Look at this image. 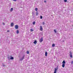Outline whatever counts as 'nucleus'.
<instances>
[{"mask_svg":"<svg viewBox=\"0 0 73 73\" xmlns=\"http://www.w3.org/2000/svg\"><path fill=\"white\" fill-rule=\"evenodd\" d=\"M64 0V1L65 3L67 2V0Z\"/></svg>","mask_w":73,"mask_h":73,"instance_id":"nucleus-23","label":"nucleus"},{"mask_svg":"<svg viewBox=\"0 0 73 73\" xmlns=\"http://www.w3.org/2000/svg\"><path fill=\"white\" fill-rule=\"evenodd\" d=\"M40 31H42V26H40Z\"/></svg>","mask_w":73,"mask_h":73,"instance_id":"nucleus-5","label":"nucleus"},{"mask_svg":"<svg viewBox=\"0 0 73 73\" xmlns=\"http://www.w3.org/2000/svg\"><path fill=\"white\" fill-rule=\"evenodd\" d=\"M44 3H46V1H44Z\"/></svg>","mask_w":73,"mask_h":73,"instance_id":"nucleus-29","label":"nucleus"},{"mask_svg":"<svg viewBox=\"0 0 73 73\" xmlns=\"http://www.w3.org/2000/svg\"><path fill=\"white\" fill-rule=\"evenodd\" d=\"M15 28L16 29H17L18 28H19V26H18V25H15Z\"/></svg>","mask_w":73,"mask_h":73,"instance_id":"nucleus-2","label":"nucleus"},{"mask_svg":"<svg viewBox=\"0 0 73 73\" xmlns=\"http://www.w3.org/2000/svg\"><path fill=\"white\" fill-rule=\"evenodd\" d=\"M52 47H54L55 46V44H52Z\"/></svg>","mask_w":73,"mask_h":73,"instance_id":"nucleus-13","label":"nucleus"},{"mask_svg":"<svg viewBox=\"0 0 73 73\" xmlns=\"http://www.w3.org/2000/svg\"><path fill=\"white\" fill-rule=\"evenodd\" d=\"M8 60H9V57H8L7 58Z\"/></svg>","mask_w":73,"mask_h":73,"instance_id":"nucleus-25","label":"nucleus"},{"mask_svg":"<svg viewBox=\"0 0 73 73\" xmlns=\"http://www.w3.org/2000/svg\"><path fill=\"white\" fill-rule=\"evenodd\" d=\"M19 33V30H17V34H18Z\"/></svg>","mask_w":73,"mask_h":73,"instance_id":"nucleus-16","label":"nucleus"},{"mask_svg":"<svg viewBox=\"0 0 73 73\" xmlns=\"http://www.w3.org/2000/svg\"><path fill=\"white\" fill-rule=\"evenodd\" d=\"M36 23V22L35 21H34L33 22V25H35V24Z\"/></svg>","mask_w":73,"mask_h":73,"instance_id":"nucleus-18","label":"nucleus"},{"mask_svg":"<svg viewBox=\"0 0 73 73\" xmlns=\"http://www.w3.org/2000/svg\"><path fill=\"white\" fill-rule=\"evenodd\" d=\"M13 25H14V24H13V23H11V27H13Z\"/></svg>","mask_w":73,"mask_h":73,"instance_id":"nucleus-7","label":"nucleus"},{"mask_svg":"<svg viewBox=\"0 0 73 73\" xmlns=\"http://www.w3.org/2000/svg\"><path fill=\"white\" fill-rule=\"evenodd\" d=\"M57 70H58V68H55L54 73H56V72H57Z\"/></svg>","mask_w":73,"mask_h":73,"instance_id":"nucleus-1","label":"nucleus"},{"mask_svg":"<svg viewBox=\"0 0 73 73\" xmlns=\"http://www.w3.org/2000/svg\"><path fill=\"white\" fill-rule=\"evenodd\" d=\"M35 10L36 11V12H37V11H38V8H36L35 9Z\"/></svg>","mask_w":73,"mask_h":73,"instance_id":"nucleus-9","label":"nucleus"},{"mask_svg":"<svg viewBox=\"0 0 73 73\" xmlns=\"http://www.w3.org/2000/svg\"><path fill=\"white\" fill-rule=\"evenodd\" d=\"M10 60H13V59H14L13 57H11L10 58Z\"/></svg>","mask_w":73,"mask_h":73,"instance_id":"nucleus-20","label":"nucleus"},{"mask_svg":"<svg viewBox=\"0 0 73 73\" xmlns=\"http://www.w3.org/2000/svg\"><path fill=\"white\" fill-rule=\"evenodd\" d=\"M2 66H5V65H4V64H3V65H2Z\"/></svg>","mask_w":73,"mask_h":73,"instance_id":"nucleus-28","label":"nucleus"},{"mask_svg":"<svg viewBox=\"0 0 73 73\" xmlns=\"http://www.w3.org/2000/svg\"><path fill=\"white\" fill-rule=\"evenodd\" d=\"M33 43L35 44H37V41L35 40L34 42H33Z\"/></svg>","mask_w":73,"mask_h":73,"instance_id":"nucleus-8","label":"nucleus"},{"mask_svg":"<svg viewBox=\"0 0 73 73\" xmlns=\"http://www.w3.org/2000/svg\"><path fill=\"white\" fill-rule=\"evenodd\" d=\"M30 31H31V32H33V29H31L30 30Z\"/></svg>","mask_w":73,"mask_h":73,"instance_id":"nucleus-19","label":"nucleus"},{"mask_svg":"<svg viewBox=\"0 0 73 73\" xmlns=\"http://www.w3.org/2000/svg\"><path fill=\"white\" fill-rule=\"evenodd\" d=\"M54 32H55V33H56L57 31H56L55 29L54 30Z\"/></svg>","mask_w":73,"mask_h":73,"instance_id":"nucleus-22","label":"nucleus"},{"mask_svg":"<svg viewBox=\"0 0 73 73\" xmlns=\"http://www.w3.org/2000/svg\"><path fill=\"white\" fill-rule=\"evenodd\" d=\"M7 32H9V31L7 30Z\"/></svg>","mask_w":73,"mask_h":73,"instance_id":"nucleus-31","label":"nucleus"},{"mask_svg":"<svg viewBox=\"0 0 73 73\" xmlns=\"http://www.w3.org/2000/svg\"><path fill=\"white\" fill-rule=\"evenodd\" d=\"M73 61H72V62H71V64H73Z\"/></svg>","mask_w":73,"mask_h":73,"instance_id":"nucleus-30","label":"nucleus"},{"mask_svg":"<svg viewBox=\"0 0 73 73\" xmlns=\"http://www.w3.org/2000/svg\"><path fill=\"white\" fill-rule=\"evenodd\" d=\"M40 17V19H42V16H41Z\"/></svg>","mask_w":73,"mask_h":73,"instance_id":"nucleus-21","label":"nucleus"},{"mask_svg":"<svg viewBox=\"0 0 73 73\" xmlns=\"http://www.w3.org/2000/svg\"><path fill=\"white\" fill-rule=\"evenodd\" d=\"M47 54H48V53H47V52L46 51L45 53V55L46 56H47Z\"/></svg>","mask_w":73,"mask_h":73,"instance_id":"nucleus-10","label":"nucleus"},{"mask_svg":"<svg viewBox=\"0 0 73 73\" xmlns=\"http://www.w3.org/2000/svg\"><path fill=\"white\" fill-rule=\"evenodd\" d=\"M42 41H43V38H42H42L40 40V42H42Z\"/></svg>","mask_w":73,"mask_h":73,"instance_id":"nucleus-3","label":"nucleus"},{"mask_svg":"<svg viewBox=\"0 0 73 73\" xmlns=\"http://www.w3.org/2000/svg\"><path fill=\"white\" fill-rule=\"evenodd\" d=\"M69 56H70L71 58H73V56H72V52H70L69 54Z\"/></svg>","mask_w":73,"mask_h":73,"instance_id":"nucleus-4","label":"nucleus"},{"mask_svg":"<svg viewBox=\"0 0 73 73\" xmlns=\"http://www.w3.org/2000/svg\"><path fill=\"white\" fill-rule=\"evenodd\" d=\"M3 25H5V23H3Z\"/></svg>","mask_w":73,"mask_h":73,"instance_id":"nucleus-27","label":"nucleus"},{"mask_svg":"<svg viewBox=\"0 0 73 73\" xmlns=\"http://www.w3.org/2000/svg\"><path fill=\"white\" fill-rule=\"evenodd\" d=\"M45 24V22H42V25H44Z\"/></svg>","mask_w":73,"mask_h":73,"instance_id":"nucleus-24","label":"nucleus"},{"mask_svg":"<svg viewBox=\"0 0 73 73\" xmlns=\"http://www.w3.org/2000/svg\"><path fill=\"white\" fill-rule=\"evenodd\" d=\"M27 54H29V51H27Z\"/></svg>","mask_w":73,"mask_h":73,"instance_id":"nucleus-14","label":"nucleus"},{"mask_svg":"<svg viewBox=\"0 0 73 73\" xmlns=\"http://www.w3.org/2000/svg\"><path fill=\"white\" fill-rule=\"evenodd\" d=\"M65 64H62V67L63 68H64V67H65Z\"/></svg>","mask_w":73,"mask_h":73,"instance_id":"nucleus-12","label":"nucleus"},{"mask_svg":"<svg viewBox=\"0 0 73 73\" xmlns=\"http://www.w3.org/2000/svg\"><path fill=\"white\" fill-rule=\"evenodd\" d=\"M38 11H36V16H38Z\"/></svg>","mask_w":73,"mask_h":73,"instance_id":"nucleus-17","label":"nucleus"},{"mask_svg":"<svg viewBox=\"0 0 73 73\" xmlns=\"http://www.w3.org/2000/svg\"><path fill=\"white\" fill-rule=\"evenodd\" d=\"M25 57V55H24L23 56L22 58H21L20 59V60L22 61V60H23V59H24V57Z\"/></svg>","mask_w":73,"mask_h":73,"instance_id":"nucleus-6","label":"nucleus"},{"mask_svg":"<svg viewBox=\"0 0 73 73\" xmlns=\"http://www.w3.org/2000/svg\"><path fill=\"white\" fill-rule=\"evenodd\" d=\"M62 64H65V60H63L62 62Z\"/></svg>","mask_w":73,"mask_h":73,"instance_id":"nucleus-11","label":"nucleus"},{"mask_svg":"<svg viewBox=\"0 0 73 73\" xmlns=\"http://www.w3.org/2000/svg\"><path fill=\"white\" fill-rule=\"evenodd\" d=\"M13 11V8H11V9L10 10V12H12Z\"/></svg>","mask_w":73,"mask_h":73,"instance_id":"nucleus-15","label":"nucleus"},{"mask_svg":"<svg viewBox=\"0 0 73 73\" xmlns=\"http://www.w3.org/2000/svg\"><path fill=\"white\" fill-rule=\"evenodd\" d=\"M17 0H13V1H17Z\"/></svg>","mask_w":73,"mask_h":73,"instance_id":"nucleus-26","label":"nucleus"}]
</instances>
